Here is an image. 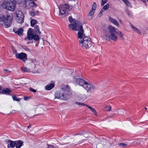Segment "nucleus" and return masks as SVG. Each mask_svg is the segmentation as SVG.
<instances>
[{
	"label": "nucleus",
	"mask_w": 148,
	"mask_h": 148,
	"mask_svg": "<svg viewBox=\"0 0 148 148\" xmlns=\"http://www.w3.org/2000/svg\"><path fill=\"white\" fill-rule=\"evenodd\" d=\"M13 31L19 36H21L22 35L23 29L22 28L18 29L14 28L13 29Z\"/></svg>",
	"instance_id": "14"
},
{
	"label": "nucleus",
	"mask_w": 148,
	"mask_h": 148,
	"mask_svg": "<svg viewBox=\"0 0 148 148\" xmlns=\"http://www.w3.org/2000/svg\"><path fill=\"white\" fill-rule=\"evenodd\" d=\"M75 103L77 104V105H78L79 106L81 105V106H86L87 105L83 103H80L79 102H75Z\"/></svg>",
	"instance_id": "32"
},
{
	"label": "nucleus",
	"mask_w": 148,
	"mask_h": 148,
	"mask_svg": "<svg viewBox=\"0 0 148 148\" xmlns=\"http://www.w3.org/2000/svg\"><path fill=\"white\" fill-rule=\"evenodd\" d=\"M43 109L40 108L38 107L36 108V111H37L38 113H39V114H42V113L43 111Z\"/></svg>",
	"instance_id": "27"
},
{
	"label": "nucleus",
	"mask_w": 148,
	"mask_h": 148,
	"mask_svg": "<svg viewBox=\"0 0 148 148\" xmlns=\"http://www.w3.org/2000/svg\"><path fill=\"white\" fill-rule=\"evenodd\" d=\"M126 12L129 16L131 17L132 16V14L130 11L127 10L126 11Z\"/></svg>",
	"instance_id": "36"
},
{
	"label": "nucleus",
	"mask_w": 148,
	"mask_h": 148,
	"mask_svg": "<svg viewBox=\"0 0 148 148\" xmlns=\"http://www.w3.org/2000/svg\"><path fill=\"white\" fill-rule=\"evenodd\" d=\"M86 134H87L86 133V132H84L82 134V133H79V134H76L75 135H79L80 136H82V135H84V137H87L88 136L87 135H86Z\"/></svg>",
	"instance_id": "31"
},
{
	"label": "nucleus",
	"mask_w": 148,
	"mask_h": 148,
	"mask_svg": "<svg viewBox=\"0 0 148 148\" xmlns=\"http://www.w3.org/2000/svg\"><path fill=\"white\" fill-rule=\"evenodd\" d=\"M96 4L95 3H94V4L92 5V10H93L94 11L96 9Z\"/></svg>",
	"instance_id": "34"
},
{
	"label": "nucleus",
	"mask_w": 148,
	"mask_h": 148,
	"mask_svg": "<svg viewBox=\"0 0 148 148\" xmlns=\"http://www.w3.org/2000/svg\"><path fill=\"white\" fill-rule=\"evenodd\" d=\"M109 7V5L108 4H107L106 5H104L103 7V9L104 10H106Z\"/></svg>",
	"instance_id": "33"
},
{
	"label": "nucleus",
	"mask_w": 148,
	"mask_h": 148,
	"mask_svg": "<svg viewBox=\"0 0 148 148\" xmlns=\"http://www.w3.org/2000/svg\"><path fill=\"white\" fill-rule=\"evenodd\" d=\"M34 29L35 32L38 34H40L41 32L40 31V29L38 25H36L34 26Z\"/></svg>",
	"instance_id": "24"
},
{
	"label": "nucleus",
	"mask_w": 148,
	"mask_h": 148,
	"mask_svg": "<svg viewBox=\"0 0 148 148\" xmlns=\"http://www.w3.org/2000/svg\"><path fill=\"white\" fill-rule=\"evenodd\" d=\"M55 96V98L66 101L72 97V93L68 85H63L60 90L56 92Z\"/></svg>",
	"instance_id": "1"
},
{
	"label": "nucleus",
	"mask_w": 148,
	"mask_h": 148,
	"mask_svg": "<svg viewBox=\"0 0 148 148\" xmlns=\"http://www.w3.org/2000/svg\"><path fill=\"white\" fill-rule=\"evenodd\" d=\"M141 1L143 2L144 3H145L146 2V1L145 0H141Z\"/></svg>",
	"instance_id": "48"
},
{
	"label": "nucleus",
	"mask_w": 148,
	"mask_h": 148,
	"mask_svg": "<svg viewBox=\"0 0 148 148\" xmlns=\"http://www.w3.org/2000/svg\"><path fill=\"white\" fill-rule=\"evenodd\" d=\"M16 19L17 22L19 23H23L24 21V15L22 12L20 10L16 11Z\"/></svg>",
	"instance_id": "8"
},
{
	"label": "nucleus",
	"mask_w": 148,
	"mask_h": 148,
	"mask_svg": "<svg viewBox=\"0 0 148 148\" xmlns=\"http://www.w3.org/2000/svg\"><path fill=\"white\" fill-rule=\"evenodd\" d=\"M104 10L103 9H103H102L100 11L99 13V15H100V16L102 15V13H103V12L104 11Z\"/></svg>",
	"instance_id": "45"
},
{
	"label": "nucleus",
	"mask_w": 148,
	"mask_h": 148,
	"mask_svg": "<svg viewBox=\"0 0 148 148\" xmlns=\"http://www.w3.org/2000/svg\"><path fill=\"white\" fill-rule=\"evenodd\" d=\"M29 90L34 92H35L36 91V90L32 88H30Z\"/></svg>",
	"instance_id": "42"
},
{
	"label": "nucleus",
	"mask_w": 148,
	"mask_h": 148,
	"mask_svg": "<svg viewBox=\"0 0 148 148\" xmlns=\"http://www.w3.org/2000/svg\"><path fill=\"white\" fill-rule=\"evenodd\" d=\"M14 54L16 59H20L23 62H25L27 60V55L25 53L21 52L18 53L16 52Z\"/></svg>",
	"instance_id": "7"
},
{
	"label": "nucleus",
	"mask_w": 148,
	"mask_h": 148,
	"mask_svg": "<svg viewBox=\"0 0 148 148\" xmlns=\"http://www.w3.org/2000/svg\"><path fill=\"white\" fill-rule=\"evenodd\" d=\"M131 27L133 29V31L135 32L136 33L140 34L141 33L140 31L135 26L132 25H131Z\"/></svg>",
	"instance_id": "18"
},
{
	"label": "nucleus",
	"mask_w": 148,
	"mask_h": 148,
	"mask_svg": "<svg viewBox=\"0 0 148 148\" xmlns=\"http://www.w3.org/2000/svg\"><path fill=\"white\" fill-rule=\"evenodd\" d=\"M115 146L116 147L120 146L123 148H125L127 147V144L122 143L116 144Z\"/></svg>",
	"instance_id": "23"
},
{
	"label": "nucleus",
	"mask_w": 148,
	"mask_h": 148,
	"mask_svg": "<svg viewBox=\"0 0 148 148\" xmlns=\"http://www.w3.org/2000/svg\"><path fill=\"white\" fill-rule=\"evenodd\" d=\"M12 16L10 14L7 15L5 17L2 15H0V26L4 24L5 27H10L12 23Z\"/></svg>",
	"instance_id": "4"
},
{
	"label": "nucleus",
	"mask_w": 148,
	"mask_h": 148,
	"mask_svg": "<svg viewBox=\"0 0 148 148\" xmlns=\"http://www.w3.org/2000/svg\"><path fill=\"white\" fill-rule=\"evenodd\" d=\"M31 16H34L35 15V14L34 12H32L31 13Z\"/></svg>",
	"instance_id": "46"
},
{
	"label": "nucleus",
	"mask_w": 148,
	"mask_h": 148,
	"mask_svg": "<svg viewBox=\"0 0 148 148\" xmlns=\"http://www.w3.org/2000/svg\"><path fill=\"white\" fill-rule=\"evenodd\" d=\"M54 85L53 83H51L49 84H48L45 87L46 90H49L51 89L54 87Z\"/></svg>",
	"instance_id": "17"
},
{
	"label": "nucleus",
	"mask_w": 148,
	"mask_h": 148,
	"mask_svg": "<svg viewBox=\"0 0 148 148\" xmlns=\"http://www.w3.org/2000/svg\"><path fill=\"white\" fill-rule=\"evenodd\" d=\"M28 99V97H25L24 98V100H27Z\"/></svg>",
	"instance_id": "47"
},
{
	"label": "nucleus",
	"mask_w": 148,
	"mask_h": 148,
	"mask_svg": "<svg viewBox=\"0 0 148 148\" xmlns=\"http://www.w3.org/2000/svg\"><path fill=\"white\" fill-rule=\"evenodd\" d=\"M108 0H102L101 2V5H103L105 3H106L107 1Z\"/></svg>",
	"instance_id": "37"
},
{
	"label": "nucleus",
	"mask_w": 148,
	"mask_h": 148,
	"mask_svg": "<svg viewBox=\"0 0 148 148\" xmlns=\"http://www.w3.org/2000/svg\"><path fill=\"white\" fill-rule=\"evenodd\" d=\"M88 92H91L96 89V87L92 84L86 82L83 87Z\"/></svg>",
	"instance_id": "9"
},
{
	"label": "nucleus",
	"mask_w": 148,
	"mask_h": 148,
	"mask_svg": "<svg viewBox=\"0 0 148 148\" xmlns=\"http://www.w3.org/2000/svg\"><path fill=\"white\" fill-rule=\"evenodd\" d=\"M108 30L110 34V35L106 34L103 36V38L105 39L108 41H109L110 40H112L114 41H116L118 38L115 34H117L116 29L112 26L110 25L108 27Z\"/></svg>",
	"instance_id": "3"
},
{
	"label": "nucleus",
	"mask_w": 148,
	"mask_h": 148,
	"mask_svg": "<svg viewBox=\"0 0 148 148\" xmlns=\"http://www.w3.org/2000/svg\"><path fill=\"white\" fill-rule=\"evenodd\" d=\"M40 38L38 35L36 34L34 35L33 39H34L35 40H38Z\"/></svg>",
	"instance_id": "29"
},
{
	"label": "nucleus",
	"mask_w": 148,
	"mask_h": 148,
	"mask_svg": "<svg viewBox=\"0 0 148 148\" xmlns=\"http://www.w3.org/2000/svg\"><path fill=\"white\" fill-rule=\"evenodd\" d=\"M72 7L69 5L65 4L62 5L59 8L60 13L59 15H63L72 9Z\"/></svg>",
	"instance_id": "6"
},
{
	"label": "nucleus",
	"mask_w": 148,
	"mask_h": 148,
	"mask_svg": "<svg viewBox=\"0 0 148 148\" xmlns=\"http://www.w3.org/2000/svg\"><path fill=\"white\" fill-rule=\"evenodd\" d=\"M145 110H147V108L146 107H145Z\"/></svg>",
	"instance_id": "53"
},
{
	"label": "nucleus",
	"mask_w": 148,
	"mask_h": 148,
	"mask_svg": "<svg viewBox=\"0 0 148 148\" xmlns=\"http://www.w3.org/2000/svg\"><path fill=\"white\" fill-rule=\"evenodd\" d=\"M74 82L77 84L83 87H84V85L86 82L84 80L80 78L77 79H75Z\"/></svg>",
	"instance_id": "12"
},
{
	"label": "nucleus",
	"mask_w": 148,
	"mask_h": 148,
	"mask_svg": "<svg viewBox=\"0 0 148 148\" xmlns=\"http://www.w3.org/2000/svg\"><path fill=\"white\" fill-rule=\"evenodd\" d=\"M38 21L34 19L32 20L31 21V26L33 27L37 23Z\"/></svg>",
	"instance_id": "25"
},
{
	"label": "nucleus",
	"mask_w": 148,
	"mask_h": 148,
	"mask_svg": "<svg viewBox=\"0 0 148 148\" xmlns=\"http://www.w3.org/2000/svg\"><path fill=\"white\" fill-rule=\"evenodd\" d=\"M116 33L119 35L120 37L122 39L123 38V34L119 30L116 31Z\"/></svg>",
	"instance_id": "28"
},
{
	"label": "nucleus",
	"mask_w": 148,
	"mask_h": 148,
	"mask_svg": "<svg viewBox=\"0 0 148 148\" xmlns=\"http://www.w3.org/2000/svg\"><path fill=\"white\" fill-rule=\"evenodd\" d=\"M86 106L92 112V111L95 109L93 108H92L90 106H89L87 105Z\"/></svg>",
	"instance_id": "39"
},
{
	"label": "nucleus",
	"mask_w": 148,
	"mask_h": 148,
	"mask_svg": "<svg viewBox=\"0 0 148 148\" xmlns=\"http://www.w3.org/2000/svg\"><path fill=\"white\" fill-rule=\"evenodd\" d=\"M30 61V62L28 63V65L30 67L33 68H34L36 65L38 63V61L35 59H31Z\"/></svg>",
	"instance_id": "13"
},
{
	"label": "nucleus",
	"mask_w": 148,
	"mask_h": 148,
	"mask_svg": "<svg viewBox=\"0 0 148 148\" xmlns=\"http://www.w3.org/2000/svg\"><path fill=\"white\" fill-rule=\"evenodd\" d=\"M69 27L70 29L78 31L77 35L78 38L79 40L83 39L86 37H87L85 36L84 33L82 23L76 21L75 22H74L73 23L70 24Z\"/></svg>",
	"instance_id": "2"
},
{
	"label": "nucleus",
	"mask_w": 148,
	"mask_h": 148,
	"mask_svg": "<svg viewBox=\"0 0 148 148\" xmlns=\"http://www.w3.org/2000/svg\"><path fill=\"white\" fill-rule=\"evenodd\" d=\"M125 4L128 6H130V4L129 2L127 0H122Z\"/></svg>",
	"instance_id": "30"
},
{
	"label": "nucleus",
	"mask_w": 148,
	"mask_h": 148,
	"mask_svg": "<svg viewBox=\"0 0 148 148\" xmlns=\"http://www.w3.org/2000/svg\"><path fill=\"white\" fill-rule=\"evenodd\" d=\"M23 142L20 140L16 142V148H20L23 144Z\"/></svg>",
	"instance_id": "19"
},
{
	"label": "nucleus",
	"mask_w": 148,
	"mask_h": 148,
	"mask_svg": "<svg viewBox=\"0 0 148 148\" xmlns=\"http://www.w3.org/2000/svg\"><path fill=\"white\" fill-rule=\"evenodd\" d=\"M94 11L93 10H91L90 12L88 14L87 16V18L90 20L91 19L94 15Z\"/></svg>",
	"instance_id": "20"
},
{
	"label": "nucleus",
	"mask_w": 148,
	"mask_h": 148,
	"mask_svg": "<svg viewBox=\"0 0 148 148\" xmlns=\"http://www.w3.org/2000/svg\"><path fill=\"white\" fill-rule=\"evenodd\" d=\"M23 49H24L25 50L28 51H31V50L29 49L28 48L26 47H22Z\"/></svg>",
	"instance_id": "40"
},
{
	"label": "nucleus",
	"mask_w": 148,
	"mask_h": 148,
	"mask_svg": "<svg viewBox=\"0 0 148 148\" xmlns=\"http://www.w3.org/2000/svg\"><path fill=\"white\" fill-rule=\"evenodd\" d=\"M69 21L70 22H71L73 21V19L71 16H69Z\"/></svg>",
	"instance_id": "41"
},
{
	"label": "nucleus",
	"mask_w": 148,
	"mask_h": 148,
	"mask_svg": "<svg viewBox=\"0 0 148 148\" xmlns=\"http://www.w3.org/2000/svg\"><path fill=\"white\" fill-rule=\"evenodd\" d=\"M31 125H29V126L27 127V128H30L31 127Z\"/></svg>",
	"instance_id": "49"
},
{
	"label": "nucleus",
	"mask_w": 148,
	"mask_h": 148,
	"mask_svg": "<svg viewBox=\"0 0 148 148\" xmlns=\"http://www.w3.org/2000/svg\"><path fill=\"white\" fill-rule=\"evenodd\" d=\"M5 8L11 11H14L15 8V4L13 2H6Z\"/></svg>",
	"instance_id": "10"
},
{
	"label": "nucleus",
	"mask_w": 148,
	"mask_h": 148,
	"mask_svg": "<svg viewBox=\"0 0 148 148\" xmlns=\"http://www.w3.org/2000/svg\"><path fill=\"white\" fill-rule=\"evenodd\" d=\"M47 148H54L53 145H48Z\"/></svg>",
	"instance_id": "43"
},
{
	"label": "nucleus",
	"mask_w": 148,
	"mask_h": 148,
	"mask_svg": "<svg viewBox=\"0 0 148 148\" xmlns=\"http://www.w3.org/2000/svg\"><path fill=\"white\" fill-rule=\"evenodd\" d=\"M109 20L111 22L116 25L117 27H119V23L117 21L116 19L111 17H109Z\"/></svg>",
	"instance_id": "16"
},
{
	"label": "nucleus",
	"mask_w": 148,
	"mask_h": 148,
	"mask_svg": "<svg viewBox=\"0 0 148 148\" xmlns=\"http://www.w3.org/2000/svg\"><path fill=\"white\" fill-rule=\"evenodd\" d=\"M3 71L4 73H9L10 72V70L6 69H4L3 70Z\"/></svg>",
	"instance_id": "38"
},
{
	"label": "nucleus",
	"mask_w": 148,
	"mask_h": 148,
	"mask_svg": "<svg viewBox=\"0 0 148 148\" xmlns=\"http://www.w3.org/2000/svg\"><path fill=\"white\" fill-rule=\"evenodd\" d=\"M7 144H8V148L14 147L16 145V142L14 141L10 140H8L6 141Z\"/></svg>",
	"instance_id": "15"
},
{
	"label": "nucleus",
	"mask_w": 148,
	"mask_h": 148,
	"mask_svg": "<svg viewBox=\"0 0 148 148\" xmlns=\"http://www.w3.org/2000/svg\"><path fill=\"white\" fill-rule=\"evenodd\" d=\"M1 90H2L1 88V86H0V92H1Z\"/></svg>",
	"instance_id": "50"
},
{
	"label": "nucleus",
	"mask_w": 148,
	"mask_h": 148,
	"mask_svg": "<svg viewBox=\"0 0 148 148\" xmlns=\"http://www.w3.org/2000/svg\"><path fill=\"white\" fill-rule=\"evenodd\" d=\"M119 22H120V23H122V21H121V20H119Z\"/></svg>",
	"instance_id": "51"
},
{
	"label": "nucleus",
	"mask_w": 148,
	"mask_h": 148,
	"mask_svg": "<svg viewBox=\"0 0 148 148\" xmlns=\"http://www.w3.org/2000/svg\"><path fill=\"white\" fill-rule=\"evenodd\" d=\"M21 71L24 72H30V69H29L27 68V67L23 66L21 67Z\"/></svg>",
	"instance_id": "21"
},
{
	"label": "nucleus",
	"mask_w": 148,
	"mask_h": 148,
	"mask_svg": "<svg viewBox=\"0 0 148 148\" xmlns=\"http://www.w3.org/2000/svg\"><path fill=\"white\" fill-rule=\"evenodd\" d=\"M12 98L14 100L16 101H20V99L18 98L17 97L15 96H12Z\"/></svg>",
	"instance_id": "35"
},
{
	"label": "nucleus",
	"mask_w": 148,
	"mask_h": 148,
	"mask_svg": "<svg viewBox=\"0 0 148 148\" xmlns=\"http://www.w3.org/2000/svg\"><path fill=\"white\" fill-rule=\"evenodd\" d=\"M79 45L83 49L89 48L91 46L92 41L88 37H86L83 39L79 40Z\"/></svg>",
	"instance_id": "5"
},
{
	"label": "nucleus",
	"mask_w": 148,
	"mask_h": 148,
	"mask_svg": "<svg viewBox=\"0 0 148 148\" xmlns=\"http://www.w3.org/2000/svg\"><path fill=\"white\" fill-rule=\"evenodd\" d=\"M29 42H27V44H29Z\"/></svg>",
	"instance_id": "52"
},
{
	"label": "nucleus",
	"mask_w": 148,
	"mask_h": 148,
	"mask_svg": "<svg viewBox=\"0 0 148 148\" xmlns=\"http://www.w3.org/2000/svg\"><path fill=\"white\" fill-rule=\"evenodd\" d=\"M147 1H148V0H147Z\"/></svg>",
	"instance_id": "55"
},
{
	"label": "nucleus",
	"mask_w": 148,
	"mask_h": 148,
	"mask_svg": "<svg viewBox=\"0 0 148 148\" xmlns=\"http://www.w3.org/2000/svg\"><path fill=\"white\" fill-rule=\"evenodd\" d=\"M33 32V29L32 28L29 29L27 32V36L24 38V40L27 41L28 40H31L33 39L34 34Z\"/></svg>",
	"instance_id": "11"
},
{
	"label": "nucleus",
	"mask_w": 148,
	"mask_h": 148,
	"mask_svg": "<svg viewBox=\"0 0 148 148\" xmlns=\"http://www.w3.org/2000/svg\"><path fill=\"white\" fill-rule=\"evenodd\" d=\"M105 110L107 111H110L111 110L112 107L110 105L107 106L105 108Z\"/></svg>",
	"instance_id": "26"
},
{
	"label": "nucleus",
	"mask_w": 148,
	"mask_h": 148,
	"mask_svg": "<svg viewBox=\"0 0 148 148\" xmlns=\"http://www.w3.org/2000/svg\"><path fill=\"white\" fill-rule=\"evenodd\" d=\"M92 112L94 114V115H95V116L97 115V112L95 109L93 110Z\"/></svg>",
	"instance_id": "44"
},
{
	"label": "nucleus",
	"mask_w": 148,
	"mask_h": 148,
	"mask_svg": "<svg viewBox=\"0 0 148 148\" xmlns=\"http://www.w3.org/2000/svg\"><path fill=\"white\" fill-rule=\"evenodd\" d=\"M26 115L25 116V117H26Z\"/></svg>",
	"instance_id": "54"
},
{
	"label": "nucleus",
	"mask_w": 148,
	"mask_h": 148,
	"mask_svg": "<svg viewBox=\"0 0 148 148\" xmlns=\"http://www.w3.org/2000/svg\"><path fill=\"white\" fill-rule=\"evenodd\" d=\"M2 91L3 93L6 94H8L11 92V91L10 89L7 88L3 89Z\"/></svg>",
	"instance_id": "22"
}]
</instances>
